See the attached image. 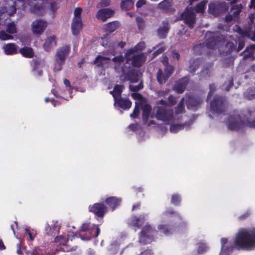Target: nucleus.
<instances>
[{
	"label": "nucleus",
	"instance_id": "62",
	"mask_svg": "<svg viewBox=\"0 0 255 255\" xmlns=\"http://www.w3.org/2000/svg\"><path fill=\"white\" fill-rule=\"evenodd\" d=\"M105 41H107V39L106 38H103L102 39V45L103 46H106V45L105 44Z\"/></svg>",
	"mask_w": 255,
	"mask_h": 255
},
{
	"label": "nucleus",
	"instance_id": "42",
	"mask_svg": "<svg viewBox=\"0 0 255 255\" xmlns=\"http://www.w3.org/2000/svg\"><path fill=\"white\" fill-rule=\"evenodd\" d=\"M180 200V198L178 195H174L172 197V203L174 205L178 204Z\"/></svg>",
	"mask_w": 255,
	"mask_h": 255
},
{
	"label": "nucleus",
	"instance_id": "4",
	"mask_svg": "<svg viewBox=\"0 0 255 255\" xmlns=\"http://www.w3.org/2000/svg\"><path fill=\"white\" fill-rule=\"evenodd\" d=\"M161 106H158L154 111H156L155 117L158 120L170 124L174 120V116L171 111L169 110L168 106L165 104L163 100L160 101Z\"/></svg>",
	"mask_w": 255,
	"mask_h": 255
},
{
	"label": "nucleus",
	"instance_id": "30",
	"mask_svg": "<svg viewBox=\"0 0 255 255\" xmlns=\"http://www.w3.org/2000/svg\"><path fill=\"white\" fill-rule=\"evenodd\" d=\"M187 82V79L184 78L179 81V83L176 85L175 88L177 92L179 93H182L185 89V83Z\"/></svg>",
	"mask_w": 255,
	"mask_h": 255
},
{
	"label": "nucleus",
	"instance_id": "55",
	"mask_svg": "<svg viewBox=\"0 0 255 255\" xmlns=\"http://www.w3.org/2000/svg\"><path fill=\"white\" fill-rule=\"evenodd\" d=\"M164 49H165L164 48L163 46H162L160 48H159L157 49V50L154 53V54L155 55H156L158 53L162 52L164 50Z\"/></svg>",
	"mask_w": 255,
	"mask_h": 255
},
{
	"label": "nucleus",
	"instance_id": "32",
	"mask_svg": "<svg viewBox=\"0 0 255 255\" xmlns=\"http://www.w3.org/2000/svg\"><path fill=\"white\" fill-rule=\"evenodd\" d=\"M174 121L175 117L174 118L173 121L170 123L171 124V125L170 128V131L173 133H176L183 128V126L182 125L178 124H174L173 123L174 122Z\"/></svg>",
	"mask_w": 255,
	"mask_h": 255
},
{
	"label": "nucleus",
	"instance_id": "14",
	"mask_svg": "<svg viewBox=\"0 0 255 255\" xmlns=\"http://www.w3.org/2000/svg\"><path fill=\"white\" fill-rule=\"evenodd\" d=\"M89 210L96 215L102 217L107 212V208L103 204L97 203L89 206Z\"/></svg>",
	"mask_w": 255,
	"mask_h": 255
},
{
	"label": "nucleus",
	"instance_id": "53",
	"mask_svg": "<svg viewBox=\"0 0 255 255\" xmlns=\"http://www.w3.org/2000/svg\"><path fill=\"white\" fill-rule=\"evenodd\" d=\"M172 56L173 58H174V59L175 58L177 60L179 59V56H180L179 53L175 51H173L172 52Z\"/></svg>",
	"mask_w": 255,
	"mask_h": 255
},
{
	"label": "nucleus",
	"instance_id": "11",
	"mask_svg": "<svg viewBox=\"0 0 255 255\" xmlns=\"http://www.w3.org/2000/svg\"><path fill=\"white\" fill-rule=\"evenodd\" d=\"M47 26L46 21L43 20H36L32 24V30L34 33L40 34Z\"/></svg>",
	"mask_w": 255,
	"mask_h": 255
},
{
	"label": "nucleus",
	"instance_id": "6",
	"mask_svg": "<svg viewBox=\"0 0 255 255\" xmlns=\"http://www.w3.org/2000/svg\"><path fill=\"white\" fill-rule=\"evenodd\" d=\"M162 62L165 66V74L163 75L161 69H159L157 73V80L160 84L164 83L166 79L170 76L172 71L173 68L171 65H167V57L165 56L163 57Z\"/></svg>",
	"mask_w": 255,
	"mask_h": 255
},
{
	"label": "nucleus",
	"instance_id": "24",
	"mask_svg": "<svg viewBox=\"0 0 255 255\" xmlns=\"http://www.w3.org/2000/svg\"><path fill=\"white\" fill-rule=\"evenodd\" d=\"M123 91V87L120 85H116L113 91L110 92V93L113 95L115 99L116 102H117V99L120 96L121 94Z\"/></svg>",
	"mask_w": 255,
	"mask_h": 255
},
{
	"label": "nucleus",
	"instance_id": "3",
	"mask_svg": "<svg viewBox=\"0 0 255 255\" xmlns=\"http://www.w3.org/2000/svg\"><path fill=\"white\" fill-rule=\"evenodd\" d=\"M145 47L143 42L138 43L135 47L128 50L126 53L127 62L134 66L138 67L145 60L144 54H137L138 51L141 50Z\"/></svg>",
	"mask_w": 255,
	"mask_h": 255
},
{
	"label": "nucleus",
	"instance_id": "2",
	"mask_svg": "<svg viewBox=\"0 0 255 255\" xmlns=\"http://www.w3.org/2000/svg\"><path fill=\"white\" fill-rule=\"evenodd\" d=\"M234 247L238 249L250 250L255 248V228H242L236 235Z\"/></svg>",
	"mask_w": 255,
	"mask_h": 255
},
{
	"label": "nucleus",
	"instance_id": "26",
	"mask_svg": "<svg viewBox=\"0 0 255 255\" xmlns=\"http://www.w3.org/2000/svg\"><path fill=\"white\" fill-rule=\"evenodd\" d=\"M133 4L132 0H122L121 7L124 10H129L133 7Z\"/></svg>",
	"mask_w": 255,
	"mask_h": 255
},
{
	"label": "nucleus",
	"instance_id": "31",
	"mask_svg": "<svg viewBox=\"0 0 255 255\" xmlns=\"http://www.w3.org/2000/svg\"><path fill=\"white\" fill-rule=\"evenodd\" d=\"M208 249V246L204 243L200 242L197 244V251L199 254L204 253L207 251Z\"/></svg>",
	"mask_w": 255,
	"mask_h": 255
},
{
	"label": "nucleus",
	"instance_id": "13",
	"mask_svg": "<svg viewBox=\"0 0 255 255\" xmlns=\"http://www.w3.org/2000/svg\"><path fill=\"white\" fill-rule=\"evenodd\" d=\"M115 11L111 8H104L99 10L96 17L101 20L105 21L114 15Z\"/></svg>",
	"mask_w": 255,
	"mask_h": 255
},
{
	"label": "nucleus",
	"instance_id": "16",
	"mask_svg": "<svg viewBox=\"0 0 255 255\" xmlns=\"http://www.w3.org/2000/svg\"><path fill=\"white\" fill-rule=\"evenodd\" d=\"M221 250L220 255H228L229 251L232 249V246L228 242L226 238L221 239Z\"/></svg>",
	"mask_w": 255,
	"mask_h": 255
},
{
	"label": "nucleus",
	"instance_id": "40",
	"mask_svg": "<svg viewBox=\"0 0 255 255\" xmlns=\"http://www.w3.org/2000/svg\"><path fill=\"white\" fill-rule=\"evenodd\" d=\"M64 84L66 87L67 88V91L69 93V97L70 98H72L71 93L72 92V87H71V84L69 81L67 79H64Z\"/></svg>",
	"mask_w": 255,
	"mask_h": 255
},
{
	"label": "nucleus",
	"instance_id": "35",
	"mask_svg": "<svg viewBox=\"0 0 255 255\" xmlns=\"http://www.w3.org/2000/svg\"><path fill=\"white\" fill-rule=\"evenodd\" d=\"M36 232L33 230H30L29 229H25V237L26 236H28L29 239L30 241H32L33 240L34 238L36 236Z\"/></svg>",
	"mask_w": 255,
	"mask_h": 255
},
{
	"label": "nucleus",
	"instance_id": "12",
	"mask_svg": "<svg viewBox=\"0 0 255 255\" xmlns=\"http://www.w3.org/2000/svg\"><path fill=\"white\" fill-rule=\"evenodd\" d=\"M91 235L90 238H88L87 240H90L92 237H97L100 232L99 228L96 225H93L92 227L89 224H84L81 227V230L83 232L88 231Z\"/></svg>",
	"mask_w": 255,
	"mask_h": 255
},
{
	"label": "nucleus",
	"instance_id": "61",
	"mask_svg": "<svg viewBox=\"0 0 255 255\" xmlns=\"http://www.w3.org/2000/svg\"><path fill=\"white\" fill-rule=\"evenodd\" d=\"M226 18L227 21H230L233 19V17L232 15H227L226 16Z\"/></svg>",
	"mask_w": 255,
	"mask_h": 255
},
{
	"label": "nucleus",
	"instance_id": "57",
	"mask_svg": "<svg viewBox=\"0 0 255 255\" xmlns=\"http://www.w3.org/2000/svg\"><path fill=\"white\" fill-rule=\"evenodd\" d=\"M137 127V125H131L129 126V128L131 129L132 130H135Z\"/></svg>",
	"mask_w": 255,
	"mask_h": 255
},
{
	"label": "nucleus",
	"instance_id": "25",
	"mask_svg": "<svg viewBox=\"0 0 255 255\" xmlns=\"http://www.w3.org/2000/svg\"><path fill=\"white\" fill-rule=\"evenodd\" d=\"M20 53L24 57L30 58L33 56L34 53L31 48L25 47L19 49Z\"/></svg>",
	"mask_w": 255,
	"mask_h": 255
},
{
	"label": "nucleus",
	"instance_id": "9",
	"mask_svg": "<svg viewBox=\"0 0 255 255\" xmlns=\"http://www.w3.org/2000/svg\"><path fill=\"white\" fill-rule=\"evenodd\" d=\"M142 121L143 123L147 126H151L155 124L154 121L152 120L154 116L153 113L152 112L151 107L148 105H145L142 109Z\"/></svg>",
	"mask_w": 255,
	"mask_h": 255
},
{
	"label": "nucleus",
	"instance_id": "43",
	"mask_svg": "<svg viewBox=\"0 0 255 255\" xmlns=\"http://www.w3.org/2000/svg\"><path fill=\"white\" fill-rule=\"evenodd\" d=\"M110 0H101L100 2L98 4L99 7L107 6L110 5Z\"/></svg>",
	"mask_w": 255,
	"mask_h": 255
},
{
	"label": "nucleus",
	"instance_id": "39",
	"mask_svg": "<svg viewBox=\"0 0 255 255\" xmlns=\"http://www.w3.org/2000/svg\"><path fill=\"white\" fill-rule=\"evenodd\" d=\"M13 37L6 33L5 31H2L0 32V39L2 40L12 39Z\"/></svg>",
	"mask_w": 255,
	"mask_h": 255
},
{
	"label": "nucleus",
	"instance_id": "38",
	"mask_svg": "<svg viewBox=\"0 0 255 255\" xmlns=\"http://www.w3.org/2000/svg\"><path fill=\"white\" fill-rule=\"evenodd\" d=\"M6 30L10 33H14L16 32V29L13 22L9 23L7 26Z\"/></svg>",
	"mask_w": 255,
	"mask_h": 255
},
{
	"label": "nucleus",
	"instance_id": "33",
	"mask_svg": "<svg viewBox=\"0 0 255 255\" xmlns=\"http://www.w3.org/2000/svg\"><path fill=\"white\" fill-rule=\"evenodd\" d=\"M70 239L69 235L68 236V237L66 238V237L63 236H59L57 237L55 239V242L57 243H59L60 245H62L64 246L66 245V242Z\"/></svg>",
	"mask_w": 255,
	"mask_h": 255
},
{
	"label": "nucleus",
	"instance_id": "63",
	"mask_svg": "<svg viewBox=\"0 0 255 255\" xmlns=\"http://www.w3.org/2000/svg\"><path fill=\"white\" fill-rule=\"evenodd\" d=\"M45 101L47 103V102H52V100L49 98H46L45 99Z\"/></svg>",
	"mask_w": 255,
	"mask_h": 255
},
{
	"label": "nucleus",
	"instance_id": "64",
	"mask_svg": "<svg viewBox=\"0 0 255 255\" xmlns=\"http://www.w3.org/2000/svg\"><path fill=\"white\" fill-rule=\"evenodd\" d=\"M252 127H255V121H254L252 124L250 125Z\"/></svg>",
	"mask_w": 255,
	"mask_h": 255
},
{
	"label": "nucleus",
	"instance_id": "34",
	"mask_svg": "<svg viewBox=\"0 0 255 255\" xmlns=\"http://www.w3.org/2000/svg\"><path fill=\"white\" fill-rule=\"evenodd\" d=\"M168 30V27L167 24L160 27L158 30V35L161 38H164L166 36L167 31Z\"/></svg>",
	"mask_w": 255,
	"mask_h": 255
},
{
	"label": "nucleus",
	"instance_id": "59",
	"mask_svg": "<svg viewBox=\"0 0 255 255\" xmlns=\"http://www.w3.org/2000/svg\"><path fill=\"white\" fill-rule=\"evenodd\" d=\"M244 46V45L243 44V43H239V47H238V50H241V49H242V48H243V47Z\"/></svg>",
	"mask_w": 255,
	"mask_h": 255
},
{
	"label": "nucleus",
	"instance_id": "21",
	"mask_svg": "<svg viewBox=\"0 0 255 255\" xmlns=\"http://www.w3.org/2000/svg\"><path fill=\"white\" fill-rule=\"evenodd\" d=\"M115 104H118L122 109L124 110L128 109L130 108L131 102L127 99H117V102H115Z\"/></svg>",
	"mask_w": 255,
	"mask_h": 255
},
{
	"label": "nucleus",
	"instance_id": "18",
	"mask_svg": "<svg viewBox=\"0 0 255 255\" xmlns=\"http://www.w3.org/2000/svg\"><path fill=\"white\" fill-rule=\"evenodd\" d=\"M105 202L114 210L117 206L120 205L122 199L116 197H111L107 198Z\"/></svg>",
	"mask_w": 255,
	"mask_h": 255
},
{
	"label": "nucleus",
	"instance_id": "58",
	"mask_svg": "<svg viewBox=\"0 0 255 255\" xmlns=\"http://www.w3.org/2000/svg\"><path fill=\"white\" fill-rule=\"evenodd\" d=\"M250 6L251 8L255 9V0H251V4Z\"/></svg>",
	"mask_w": 255,
	"mask_h": 255
},
{
	"label": "nucleus",
	"instance_id": "54",
	"mask_svg": "<svg viewBox=\"0 0 255 255\" xmlns=\"http://www.w3.org/2000/svg\"><path fill=\"white\" fill-rule=\"evenodd\" d=\"M117 245L116 244H112L110 247V250L111 251L112 253H114V251L117 249Z\"/></svg>",
	"mask_w": 255,
	"mask_h": 255
},
{
	"label": "nucleus",
	"instance_id": "7",
	"mask_svg": "<svg viewBox=\"0 0 255 255\" xmlns=\"http://www.w3.org/2000/svg\"><path fill=\"white\" fill-rule=\"evenodd\" d=\"M183 19L189 26H191L196 20L195 14L191 8L187 7L177 20Z\"/></svg>",
	"mask_w": 255,
	"mask_h": 255
},
{
	"label": "nucleus",
	"instance_id": "46",
	"mask_svg": "<svg viewBox=\"0 0 255 255\" xmlns=\"http://www.w3.org/2000/svg\"><path fill=\"white\" fill-rule=\"evenodd\" d=\"M58 9V6L56 3H52L50 6L49 11L52 15Z\"/></svg>",
	"mask_w": 255,
	"mask_h": 255
},
{
	"label": "nucleus",
	"instance_id": "44",
	"mask_svg": "<svg viewBox=\"0 0 255 255\" xmlns=\"http://www.w3.org/2000/svg\"><path fill=\"white\" fill-rule=\"evenodd\" d=\"M82 12V9L81 8H75L74 14V17L73 19H76V18H81L80 17V14Z\"/></svg>",
	"mask_w": 255,
	"mask_h": 255
},
{
	"label": "nucleus",
	"instance_id": "56",
	"mask_svg": "<svg viewBox=\"0 0 255 255\" xmlns=\"http://www.w3.org/2000/svg\"><path fill=\"white\" fill-rule=\"evenodd\" d=\"M213 87H214L213 85H211L210 87V93H209V96H208V98H207V102H209L210 98V96H211V93L212 90L213 89Z\"/></svg>",
	"mask_w": 255,
	"mask_h": 255
},
{
	"label": "nucleus",
	"instance_id": "36",
	"mask_svg": "<svg viewBox=\"0 0 255 255\" xmlns=\"http://www.w3.org/2000/svg\"><path fill=\"white\" fill-rule=\"evenodd\" d=\"M224 42H223L222 41L217 42V39H213L211 41L208 42L207 46L210 48H214L215 46H218L219 45L222 44Z\"/></svg>",
	"mask_w": 255,
	"mask_h": 255
},
{
	"label": "nucleus",
	"instance_id": "20",
	"mask_svg": "<svg viewBox=\"0 0 255 255\" xmlns=\"http://www.w3.org/2000/svg\"><path fill=\"white\" fill-rule=\"evenodd\" d=\"M241 123L240 122V118L237 117L235 118H232L230 120L228 126L231 129L236 130L241 127Z\"/></svg>",
	"mask_w": 255,
	"mask_h": 255
},
{
	"label": "nucleus",
	"instance_id": "37",
	"mask_svg": "<svg viewBox=\"0 0 255 255\" xmlns=\"http://www.w3.org/2000/svg\"><path fill=\"white\" fill-rule=\"evenodd\" d=\"M31 10L34 13L37 14H41L44 12L43 6H34L31 8Z\"/></svg>",
	"mask_w": 255,
	"mask_h": 255
},
{
	"label": "nucleus",
	"instance_id": "50",
	"mask_svg": "<svg viewBox=\"0 0 255 255\" xmlns=\"http://www.w3.org/2000/svg\"><path fill=\"white\" fill-rule=\"evenodd\" d=\"M145 3V0H139L136 4V6L137 7H140L143 4Z\"/></svg>",
	"mask_w": 255,
	"mask_h": 255
},
{
	"label": "nucleus",
	"instance_id": "60",
	"mask_svg": "<svg viewBox=\"0 0 255 255\" xmlns=\"http://www.w3.org/2000/svg\"><path fill=\"white\" fill-rule=\"evenodd\" d=\"M5 249V247L1 242V241H0V250H3Z\"/></svg>",
	"mask_w": 255,
	"mask_h": 255
},
{
	"label": "nucleus",
	"instance_id": "23",
	"mask_svg": "<svg viewBox=\"0 0 255 255\" xmlns=\"http://www.w3.org/2000/svg\"><path fill=\"white\" fill-rule=\"evenodd\" d=\"M56 44L55 38L54 36H51L47 38L44 44V48L46 50H49L54 47Z\"/></svg>",
	"mask_w": 255,
	"mask_h": 255
},
{
	"label": "nucleus",
	"instance_id": "15",
	"mask_svg": "<svg viewBox=\"0 0 255 255\" xmlns=\"http://www.w3.org/2000/svg\"><path fill=\"white\" fill-rule=\"evenodd\" d=\"M82 27L81 18H76L73 19L71 24V30L73 35H77L79 33Z\"/></svg>",
	"mask_w": 255,
	"mask_h": 255
},
{
	"label": "nucleus",
	"instance_id": "51",
	"mask_svg": "<svg viewBox=\"0 0 255 255\" xmlns=\"http://www.w3.org/2000/svg\"><path fill=\"white\" fill-rule=\"evenodd\" d=\"M129 88L131 90H133V91H138L140 89H141L142 87L140 85H139L138 86H136V87H135V86H131L130 85L129 86Z\"/></svg>",
	"mask_w": 255,
	"mask_h": 255
},
{
	"label": "nucleus",
	"instance_id": "8",
	"mask_svg": "<svg viewBox=\"0 0 255 255\" xmlns=\"http://www.w3.org/2000/svg\"><path fill=\"white\" fill-rule=\"evenodd\" d=\"M153 234L154 231L152 230L150 226L146 225L142 229L140 235V243L143 244L150 243L153 241Z\"/></svg>",
	"mask_w": 255,
	"mask_h": 255
},
{
	"label": "nucleus",
	"instance_id": "27",
	"mask_svg": "<svg viewBox=\"0 0 255 255\" xmlns=\"http://www.w3.org/2000/svg\"><path fill=\"white\" fill-rule=\"evenodd\" d=\"M173 0H164L158 5V8L167 10L172 5Z\"/></svg>",
	"mask_w": 255,
	"mask_h": 255
},
{
	"label": "nucleus",
	"instance_id": "17",
	"mask_svg": "<svg viewBox=\"0 0 255 255\" xmlns=\"http://www.w3.org/2000/svg\"><path fill=\"white\" fill-rule=\"evenodd\" d=\"M132 98L134 99H137L138 100V102H135V107L134 108V110L133 112V113L130 115V117L132 118H136L137 115H138L139 111V105L140 104V102L141 101L142 97L141 96L137 93H133L131 95Z\"/></svg>",
	"mask_w": 255,
	"mask_h": 255
},
{
	"label": "nucleus",
	"instance_id": "47",
	"mask_svg": "<svg viewBox=\"0 0 255 255\" xmlns=\"http://www.w3.org/2000/svg\"><path fill=\"white\" fill-rule=\"evenodd\" d=\"M183 110V105L182 101H181L178 105V107L176 109V113H181Z\"/></svg>",
	"mask_w": 255,
	"mask_h": 255
},
{
	"label": "nucleus",
	"instance_id": "1",
	"mask_svg": "<svg viewBox=\"0 0 255 255\" xmlns=\"http://www.w3.org/2000/svg\"><path fill=\"white\" fill-rule=\"evenodd\" d=\"M114 55V51H107L103 55H98L95 60V64L98 66L104 68L114 67L118 73H122L125 74L127 70L126 68L123 67L125 64L124 59L121 56L112 57V56Z\"/></svg>",
	"mask_w": 255,
	"mask_h": 255
},
{
	"label": "nucleus",
	"instance_id": "49",
	"mask_svg": "<svg viewBox=\"0 0 255 255\" xmlns=\"http://www.w3.org/2000/svg\"><path fill=\"white\" fill-rule=\"evenodd\" d=\"M136 21L137 22L138 26L139 28L140 29L142 27V23H143V20L142 18L140 17H136Z\"/></svg>",
	"mask_w": 255,
	"mask_h": 255
},
{
	"label": "nucleus",
	"instance_id": "45",
	"mask_svg": "<svg viewBox=\"0 0 255 255\" xmlns=\"http://www.w3.org/2000/svg\"><path fill=\"white\" fill-rule=\"evenodd\" d=\"M237 8V10L233 12L234 16H237L241 10L242 7L240 5L236 4L233 6V9L234 10Z\"/></svg>",
	"mask_w": 255,
	"mask_h": 255
},
{
	"label": "nucleus",
	"instance_id": "29",
	"mask_svg": "<svg viewBox=\"0 0 255 255\" xmlns=\"http://www.w3.org/2000/svg\"><path fill=\"white\" fill-rule=\"evenodd\" d=\"M207 1L203 0L197 4L195 7L196 11L198 13H203L206 8Z\"/></svg>",
	"mask_w": 255,
	"mask_h": 255
},
{
	"label": "nucleus",
	"instance_id": "19",
	"mask_svg": "<svg viewBox=\"0 0 255 255\" xmlns=\"http://www.w3.org/2000/svg\"><path fill=\"white\" fill-rule=\"evenodd\" d=\"M2 49L6 55H13L17 53V47L14 43H8L3 45Z\"/></svg>",
	"mask_w": 255,
	"mask_h": 255
},
{
	"label": "nucleus",
	"instance_id": "10",
	"mask_svg": "<svg viewBox=\"0 0 255 255\" xmlns=\"http://www.w3.org/2000/svg\"><path fill=\"white\" fill-rule=\"evenodd\" d=\"M228 8L227 3L225 2L218 5H216L214 3H210L209 4L208 11L214 15H217L221 12L226 11Z\"/></svg>",
	"mask_w": 255,
	"mask_h": 255
},
{
	"label": "nucleus",
	"instance_id": "22",
	"mask_svg": "<svg viewBox=\"0 0 255 255\" xmlns=\"http://www.w3.org/2000/svg\"><path fill=\"white\" fill-rule=\"evenodd\" d=\"M144 217L142 216H134L131 219L130 224L133 227L139 228L144 223Z\"/></svg>",
	"mask_w": 255,
	"mask_h": 255
},
{
	"label": "nucleus",
	"instance_id": "52",
	"mask_svg": "<svg viewBox=\"0 0 255 255\" xmlns=\"http://www.w3.org/2000/svg\"><path fill=\"white\" fill-rule=\"evenodd\" d=\"M15 8L14 6H12L10 8L8 11L7 12H8L9 15H12L13 13H14L15 12Z\"/></svg>",
	"mask_w": 255,
	"mask_h": 255
},
{
	"label": "nucleus",
	"instance_id": "41",
	"mask_svg": "<svg viewBox=\"0 0 255 255\" xmlns=\"http://www.w3.org/2000/svg\"><path fill=\"white\" fill-rule=\"evenodd\" d=\"M168 227H166L165 225H160L158 226L159 230L164 234H168L170 231L167 229Z\"/></svg>",
	"mask_w": 255,
	"mask_h": 255
},
{
	"label": "nucleus",
	"instance_id": "48",
	"mask_svg": "<svg viewBox=\"0 0 255 255\" xmlns=\"http://www.w3.org/2000/svg\"><path fill=\"white\" fill-rule=\"evenodd\" d=\"M218 103H219V100H215L214 102L211 103V108L212 110H213V111L215 110V109L216 108L217 105L218 104Z\"/></svg>",
	"mask_w": 255,
	"mask_h": 255
},
{
	"label": "nucleus",
	"instance_id": "5",
	"mask_svg": "<svg viewBox=\"0 0 255 255\" xmlns=\"http://www.w3.org/2000/svg\"><path fill=\"white\" fill-rule=\"evenodd\" d=\"M70 50V47L68 45L64 46L57 51L56 54V61L54 69L56 71H59L62 68V66L64 63L66 56L67 55Z\"/></svg>",
	"mask_w": 255,
	"mask_h": 255
},
{
	"label": "nucleus",
	"instance_id": "28",
	"mask_svg": "<svg viewBox=\"0 0 255 255\" xmlns=\"http://www.w3.org/2000/svg\"><path fill=\"white\" fill-rule=\"evenodd\" d=\"M119 25L118 22L113 21L106 24L104 26V28L106 31L111 32L117 29Z\"/></svg>",
	"mask_w": 255,
	"mask_h": 255
}]
</instances>
